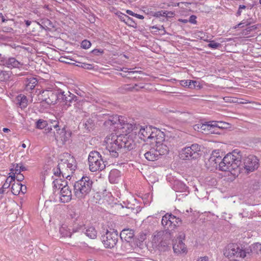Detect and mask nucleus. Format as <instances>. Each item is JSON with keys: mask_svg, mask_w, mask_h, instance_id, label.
<instances>
[{"mask_svg": "<svg viewBox=\"0 0 261 261\" xmlns=\"http://www.w3.org/2000/svg\"><path fill=\"white\" fill-rule=\"evenodd\" d=\"M234 152L227 154L223 162L221 167L223 170L233 169L232 174L238 175L241 173L248 174L256 170L259 166V160L254 155H249L241 161V156Z\"/></svg>", "mask_w": 261, "mask_h": 261, "instance_id": "1", "label": "nucleus"}, {"mask_svg": "<svg viewBox=\"0 0 261 261\" xmlns=\"http://www.w3.org/2000/svg\"><path fill=\"white\" fill-rule=\"evenodd\" d=\"M106 142L107 149L110 155L113 158H117L120 153L132 150L136 146L132 138L123 135L117 136L111 134L106 137Z\"/></svg>", "mask_w": 261, "mask_h": 261, "instance_id": "2", "label": "nucleus"}, {"mask_svg": "<svg viewBox=\"0 0 261 261\" xmlns=\"http://www.w3.org/2000/svg\"><path fill=\"white\" fill-rule=\"evenodd\" d=\"M93 181L89 176H83L73 185V193L78 199L85 198L93 189Z\"/></svg>", "mask_w": 261, "mask_h": 261, "instance_id": "3", "label": "nucleus"}, {"mask_svg": "<svg viewBox=\"0 0 261 261\" xmlns=\"http://www.w3.org/2000/svg\"><path fill=\"white\" fill-rule=\"evenodd\" d=\"M83 100L70 93L69 91H64L61 89L59 102L62 106L63 110H67L71 106L79 108L82 105Z\"/></svg>", "mask_w": 261, "mask_h": 261, "instance_id": "4", "label": "nucleus"}, {"mask_svg": "<svg viewBox=\"0 0 261 261\" xmlns=\"http://www.w3.org/2000/svg\"><path fill=\"white\" fill-rule=\"evenodd\" d=\"M88 164L89 169L92 172L102 170L106 168V165L101 155L97 151H92L89 153Z\"/></svg>", "mask_w": 261, "mask_h": 261, "instance_id": "5", "label": "nucleus"}, {"mask_svg": "<svg viewBox=\"0 0 261 261\" xmlns=\"http://www.w3.org/2000/svg\"><path fill=\"white\" fill-rule=\"evenodd\" d=\"M201 155V147L197 144H193L186 147L179 152V158L182 160H196Z\"/></svg>", "mask_w": 261, "mask_h": 261, "instance_id": "6", "label": "nucleus"}, {"mask_svg": "<svg viewBox=\"0 0 261 261\" xmlns=\"http://www.w3.org/2000/svg\"><path fill=\"white\" fill-rule=\"evenodd\" d=\"M181 218L176 217L171 213H167L164 215L162 219L161 223L165 230L168 229L169 232L174 230L182 224Z\"/></svg>", "mask_w": 261, "mask_h": 261, "instance_id": "7", "label": "nucleus"}, {"mask_svg": "<svg viewBox=\"0 0 261 261\" xmlns=\"http://www.w3.org/2000/svg\"><path fill=\"white\" fill-rule=\"evenodd\" d=\"M85 227L83 225H77L69 227L66 224H63L60 228L59 232L61 236L64 238H72L77 236V233L82 234Z\"/></svg>", "mask_w": 261, "mask_h": 261, "instance_id": "8", "label": "nucleus"}, {"mask_svg": "<svg viewBox=\"0 0 261 261\" xmlns=\"http://www.w3.org/2000/svg\"><path fill=\"white\" fill-rule=\"evenodd\" d=\"M118 234L117 230L112 231L107 230L106 233L101 236V241L106 248H114L118 241Z\"/></svg>", "mask_w": 261, "mask_h": 261, "instance_id": "9", "label": "nucleus"}, {"mask_svg": "<svg viewBox=\"0 0 261 261\" xmlns=\"http://www.w3.org/2000/svg\"><path fill=\"white\" fill-rule=\"evenodd\" d=\"M61 93V89L56 87L50 90H43L42 94L44 96H47L44 101L48 105H55L59 102V95Z\"/></svg>", "mask_w": 261, "mask_h": 261, "instance_id": "10", "label": "nucleus"}, {"mask_svg": "<svg viewBox=\"0 0 261 261\" xmlns=\"http://www.w3.org/2000/svg\"><path fill=\"white\" fill-rule=\"evenodd\" d=\"M185 234H180L173 243L172 247L174 252L177 255L186 254L188 252V249L186 245L183 242L185 240Z\"/></svg>", "mask_w": 261, "mask_h": 261, "instance_id": "11", "label": "nucleus"}, {"mask_svg": "<svg viewBox=\"0 0 261 261\" xmlns=\"http://www.w3.org/2000/svg\"><path fill=\"white\" fill-rule=\"evenodd\" d=\"M53 124L52 125H48L45 128V131L46 133H50L52 130V127H53L56 129V133H55V137L56 138L59 137L61 138V140L63 141H66L67 140V137L65 136L66 134V132L65 130V127H64L62 129H60L59 126V122L54 121L53 122H51Z\"/></svg>", "mask_w": 261, "mask_h": 261, "instance_id": "12", "label": "nucleus"}, {"mask_svg": "<svg viewBox=\"0 0 261 261\" xmlns=\"http://www.w3.org/2000/svg\"><path fill=\"white\" fill-rule=\"evenodd\" d=\"M223 254L225 257L228 258L232 256L240 257L241 248L237 244H229L224 249Z\"/></svg>", "mask_w": 261, "mask_h": 261, "instance_id": "13", "label": "nucleus"}, {"mask_svg": "<svg viewBox=\"0 0 261 261\" xmlns=\"http://www.w3.org/2000/svg\"><path fill=\"white\" fill-rule=\"evenodd\" d=\"M172 232H169L168 229L156 231L154 232L152 238V243L154 245L163 241L164 240H166L167 239H170Z\"/></svg>", "mask_w": 261, "mask_h": 261, "instance_id": "14", "label": "nucleus"}, {"mask_svg": "<svg viewBox=\"0 0 261 261\" xmlns=\"http://www.w3.org/2000/svg\"><path fill=\"white\" fill-rule=\"evenodd\" d=\"M139 131L138 132L140 138L144 141H148L149 137L151 136L152 126L148 125L143 127L138 126Z\"/></svg>", "mask_w": 261, "mask_h": 261, "instance_id": "15", "label": "nucleus"}, {"mask_svg": "<svg viewBox=\"0 0 261 261\" xmlns=\"http://www.w3.org/2000/svg\"><path fill=\"white\" fill-rule=\"evenodd\" d=\"M60 193V201L61 202L66 203L70 201L71 200V191L67 185H65L61 188Z\"/></svg>", "mask_w": 261, "mask_h": 261, "instance_id": "16", "label": "nucleus"}, {"mask_svg": "<svg viewBox=\"0 0 261 261\" xmlns=\"http://www.w3.org/2000/svg\"><path fill=\"white\" fill-rule=\"evenodd\" d=\"M3 61L4 62L2 64L10 68H19L23 65L20 62L17 61L15 58L13 57H6L5 60Z\"/></svg>", "mask_w": 261, "mask_h": 261, "instance_id": "17", "label": "nucleus"}, {"mask_svg": "<svg viewBox=\"0 0 261 261\" xmlns=\"http://www.w3.org/2000/svg\"><path fill=\"white\" fill-rule=\"evenodd\" d=\"M64 167V165L61 163L60 161L57 166L53 170L54 175L57 177H60L62 176L63 178H68L70 175H67V173L65 172Z\"/></svg>", "mask_w": 261, "mask_h": 261, "instance_id": "18", "label": "nucleus"}, {"mask_svg": "<svg viewBox=\"0 0 261 261\" xmlns=\"http://www.w3.org/2000/svg\"><path fill=\"white\" fill-rule=\"evenodd\" d=\"M60 162L61 163L64 165V169L68 168L71 173H72L76 168V161L73 156L70 157L69 160L61 159L60 160Z\"/></svg>", "mask_w": 261, "mask_h": 261, "instance_id": "19", "label": "nucleus"}, {"mask_svg": "<svg viewBox=\"0 0 261 261\" xmlns=\"http://www.w3.org/2000/svg\"><path fill=\"white\" fill-rule=\"evenodd\" d=\"M134 231L133 229H123L120 234V237L122 240L123 239L124 241L127 242H132V240H134Z\"/></svg>", "mask_w": 261, "mask_h": 261, "instance_id": "20", "label": "nucleus"}, {"mask_svg": "<svg viewBox=\"0 0 261 261\" xmlns=\"http://www.w3.org/2000/svg\"><path fill=\"white\" fill-rule=\"evenodd\" d=\"M226 156H227V154L223 158V159H221V156H220V155H218V157H217L216 158H215V154H214V153H213L212 154V156H211L210 160L211 161L215 162V163L216 164V166H217V164L219 165L220 170L223 171H229V172H231V173H233L232 172H233V169H227V170H223L222 169V168L221 167V166H222V165H221V164H222L223 162L224 161V160L225 159V157H226Z\"/></svg>", "mask_w": 261, "mask_h": 261, "instance_id": "21", "label": "nucleus"}, {"mask_svg": "<svg viewBox=\"0 0 261 261\" xmlns=\"http://www.w3.org/2000/svg\"><path fill=\"white\" fill-rule=\"evenodd\" d=\"M38 81L36 78L30 75L25 81V89L27 90H33L37 84Z\"/></svg>", "mask_w": 261, "mask_h": 261, "instance_id": "22", "label": "nucleus"}, {"mask_svg": "<svg viewBox=\"0 0 261 261\" xmlns=\"http://www.w3.org/2000/svg\"><path fill=\"white\" fill-rule=\"evenodd\" d=\"M145 158L149 161H154L158 160L159 158V154L154 149H151L144 154Z\"/></svg>", "mask_w": 261, "mask_h": 261, "instance_id": "23", "label": "nucleus"}, {"mask_svg": "<svg viewBox=\"0 0 261 261\" xmlns=\"http://www.w3.org/2000/svg\"><path fill=\"white\" fill-rule=\"evenodd\" d=\"M130 242H127L126 241H122L121 245L118 250L120 254H123L131 252L132 250V246Z\"/></svg>", "mask_w": 261, "mask_h": 261, "instance_id": "24", "label": "nucleus"}, {"mask_svg": "<svg viewBox=\"0 0 261 261\" xmlns=\"http://www.w3.org/2000/svg\"><path fill=\"white\" fill-rule=\"evenodd\" d=\"M188 187L186 185L179 180H175L173 184L172 189L176 192H183L187 191Z\"/></svg>", "mask_w": 261, "mask_h": 261, "instance_id": "25", "label": "nucleus"}, {"mask_svg": "<svg viewBox=\"0 0 261 261\" xmlns=\"http://www.w3.org/2000/svg\"><path fill=\"white\" fill-rule=\"evenodd\" d=\"M16 104L21 109H23L28 106V99L24 95L19 94L16 97Z\"/></svg>", "mask_w": 261, "mask_h": 261, "instance_id": "26", "label": "nucleus"}, {"mask_svg": "<svg viewBox=\"0 0 261 261\" xmlns=\"http://www.w3.org/2000/svg\"><path fill=\"white\" fill-rule=\"evenodd\" d=\"M118 120V115L110 116L109 117L108 120L105 121L103 125L106 127H110L111 126H113L114 128H115L117 124V121Z\"/></svg>", "mask_w": 261, "mask_h": 261, "instance_id": "27", "label": "nucleus"}, {"mask_svg": "<svg viewBox=\"0 0 261 261\" xmlns=\"http://www.w3.org/2000/svg\"><path fill=\"white\" fill-rule=\"evenodd\" d=\"M170 239H167L166 240H164L163 241L155 244L154 245L156 248L160 251L164 252L167 250L169 247V241Z\"/></svg>", "mask_w": 261, "mask_h": 261, "instance_id": "28", "label": "nucleus"}, {"mask_svg": "<svg viewBox=\"0 0 261 261\" xmlns=\"http://www.w3.org/2000/svg\"><path fill=\"white\" fill-rule=\"evenodd\" d=\"M209 125L208 122L206 123H198L194 125L193 128L195 130L198 132H201L202 133H204L203 131L205 132V133H207V132H209Z\"/></svg>", "mask_w": 261, "mask_h": 261, "instance_id": "29", "label": "nucleus"}, {"mask_svg": "<svg viewBox=\"0 0 261 261\" xmlns=\"http://www.w3.org/2000/svg\"><path fill=\"white\" fill-rule=\"evenodd\" d=\"M155 150L158 152V154H159V156L166 154L169 151L168 147L164 143L156 145Z\"/></svg>", "mask_w": 261, "mask_h": 261, "instance_id": "30", "label": "nucleus"}, {"mask_svg": "<svg viewBox=\"0 0 261 261\" xmlns=\"http://www.w3.org/2000/svg\"><path fill=\"white\" fill-rule=\"evenodd\" d=\"M84 234L90 239H94L96 238L97 236V231L94 227L91 226L86 229L85 232H84Z\"/></svg>", "mask_w": 261, "mask_h": 261, "instance_id": "31", "label": "nucleus"}, {"mask_svg": "<svg viewBox=\"0 0 261 261\" xmlns=\"http://www.w3.org/2000/svg\"><path fill=\"white\" fill-rule=\"evenodd\" d=\"M253 253H255L252 247H250V248H247L245 250L241 249V254H240V257L244 258L245 257H246L247 255L251 256Z\"/></svg>", "mask_w": 261, "mask_h": 261, "instance_id": "32", "label": "nucleus"}, {"mask_svg": "<svg viewBox=\"0 0 261 261\" xmlns=\"http://www.w3.org/2000/svg\"><path fill=\"white\" fill-rule=\"evenodd\" d=\"M21 183L14 182L12 184L11 191L12 193L15 195H18L20 194L21 191L20 186Z\"/></svg>", "mask_w": 261, "mask_h": 261, "instance_id": "33", "label": "nucleus"}, {"mask_svg": "<svg viewBox=\"0 0 261 261\" xmlns=\"http://www.w3.org/2000/svg\"><path fill=\"white\" fill-rule=\"evenodd\" d=\"M83 125L87 130L90 132L94 129L95 123L93 120L89 118L85 122Z\"/></svg>", "mask_w": 261, "mask_h": 261, "instance_id": "34", "label": "nucleus"}, {"mask_svg": "<svg viewBox=\"0 0 261 261\" xmlns=\"http://www.w3.org/2000/svg\"><path fill=\"white\" fill-rule=\"evenodd\" d=\"M48 123L46 120L43 119H39L36 122V128L37 129H42L46 127Z\"/></svg>", "mask_w": 261, "mask_h": 261, "instance_id": "35", "label": "nucleus"}, {"mask_svg": "<svg viewBox=\"0 0 261 261\" xmlns=\"http://www.w3.org/2000/svg\"><path fill=\"white\" fill-rule=\"evenodd\" d=\"M152 133L151 136L149 137V140L153 141L156 137L159 136L160 135H163V132H161L160 130L157 129L156 127L152 126Z\"/></svg>", "mask_w": 261, "mask_h": 261, "instance_id": "36", "label": "nucleus"}, {"mask_svg": "<svg viewBox=\"0 0 261 261\" xmlns=\"http://www.w3.org/2000/svg\"><path fill=\"white\" fill-rule=\"evenodd\" d=\"M205 41L209 42L207 44V47L211 48L217 49L220 48L222 46L221 44L216 42L214 40H205Z\"/></svg>", "mask_w": 261, "mask_h": 261, "instance_id": "37", "label": "nucleus"}, {"mask_svg": "<svg viewBox=\"0 0 261 261\" xmlns=\"http://www.w3.org/2000/svg\"><path fill=\"white\" fill-rule=\"evenodd\" d=\"M118 119L119 120L117 121V124L116 126L115 127L119 128L120 125L121 126H122V128H125L126 126V123H127L126 121L125 120V118L123 116H118Z\"/></svg>", "mask_w": 261, "mask_h": 261, "instance_id": "38", "label": "nucleus"}, {"mask_svg": "<svg viewBox=\"0 0 261 261\" xmlns=\"http://www.w3.org/2000/svg\"><path fill=\"white\" fill-rule=\"evenodd\" d=\"M127 128V132L128 133H130L131 132L135 131V133H137V132L136 131L137 129H139L138 126H136V124H132L131 123H126V126Z\"/></svg>", "mask_w": 261, "mask_h": 261, "instance_id": "39", "label": "nucleus"}, {"mask_svg": "<svg viewBox=\"0 0 261 261\" xmlns=\"http://www.w3.org/2000/svg\"><path fill=\"white\" fill-rule=\"evenodd\" d=\"M10 73L9 71H1L0 72V78L2 81H7L9 79Z\"/></svg>", "mask_w": 261, "mask_h": 261, "instance_id": "40", "label": "nucleus"}, {"mask_svg": "<svg viewBox=\"0 0 261 261\" xmlns=\"http://www.w3.org/2000/svg\"><path fill=\"white\" fill-rule=\"evenodd\" d=\"M164 135L163 134V135H160L159 136L156 137L153 141H150V142L151 143H156V145H158V144H161V143L164 140Z\"/></svg>", "mask_w": 261, "mask_h": 261, "instance_id": "41", "label": "nucleus"}, {"mask_svg": "<svg viewBox=\"0 0 261 261\" xmlns=\"http://www.w3.org/2000/svg\"><path fill=\"white\" fill-rule=\"evenodd\" d=\"M77 66L82 67L84 69H92L93 68V66L92 64L85 63H81V62H78V64L76 65Z\"/></svg>", "mask_w": 261, "mask_h": 261, "instance_id": "42", "label": "nucleus"}, {"mask_svg": "<svg viewBox=\"0 0 261 261\" xmlns=\"http://www.w3.org/2000/svg\"><path fill=\"white\" fill-rule=\"evenodd\" d=\"M151 15L154 17H159L160 16L167 17L166 11H161L156 12H151Z\"/></svg>", "mask_w": 261, "mask_h": 261, "instance_id": "43", "label": "nucleus"}, {"mask_svg": "<svg viewBox=\"0 0 261 261\" xmlns=\"http://www.w3.org/2000/svg\"><path fill=\"white\" fill-rule=\"evenodd\" d=\"M119 171L117 170H112L110 172V175H109V179L111 182H114V180L113 179V176L114 175H119Z\"/></svg>", "mask_w": 261, "mask_h": 261, "instance_id": "44", "label": "nucleus"}, {"mask_svg": "<svg viewBox=\"0 0 261 261\" xmlns=\"http://www.w3.org/2000/svg\"><path fill=\"white\" fill-rule=\"evenodd\" d=\"M91 42L87 40H84L81 43V47L84 49H88L91 46Z\"/></svg>", "mask_w": 261, "mask_h": 261, "instance_id": "45", "label": "nucleus"}, {"mask_svg": "<svg viewBox=\"0 0 261 261\" xmlns=\"http://www.w3.org/2000/svg\"><path fill=\"white\" fill-rule=\"evenodd\" d=\"M219 122H217V121H212V122H208V125L210 127H208L209 128V132H212V131L211 130V129L212 128H218V123H219Z\"/></svg>", "mask_w": 261, "mask_h": 261, "instance_id": "46", "label": "nucleus"}, {"mask_svg": "<svg viewBox=\"0 0 261 261\" xmlns=\"http://www.w3.org/2000/svg\"><path fill=\"white\" fill-rule=\"evenodd\" d=\"M125 23L130 26L134 27V25H136V23L134 21L133 19L132 18H130L129 16L127 17V18L125 21Z\"/></svg>", "mask_w": 261, "mask_h": 261, "instance_id": "47", "label": "nucleus"}, {"mask_svg": "<svg viewBox=\"0 0 261 261\" xmlns=\"http://www.w3.org/2000/svg\"><path fill=\"white\" fill-rule=\"evenodd\" d=\"M191 84V80H181L180 81V84L183 87H188L190 88Z\"/></svg>", "mask_w": 261, "mask_h": 261, "instance_id": "48", "label": "nucleus"}, {"mask_svg": "<svg viewBox=\"0 0 261 261\" xmlns=\"http://www.w3.org/2000/svg\"><path fill=\"white\" fill-rule=\"evenodd\" d=\"M255 253H258V251H261V244L259 243H256L252 246Z\"/></svg>", "mask_w": 261, "mask_h": 261, "instance_id": "49", "label": "nucleus"}, {"mask_svg": "<svg viewBox=\"0 0 261 261\" xmlns=\"http://www.w3.org/2000/svg\"><path fill=\"white\" fill-rule=\"evenodd\" d=\"M41 23H42V24L45 25L46 27H53V23L51 22V21L50 20H49L48 19H42L41 20Z\"/></svg>", "mask_w": 261, "mask_h": 261, "instance_id": "50", "label": "nucleus"}, {"mask_svg": "<svg viewBox=\"0 0 261 261\" xmlns=\"http://www.w3.org/2000/svg\"><path fill=\"white\" fill-rule=\"evenodd\" d=\"M117 15H118V16L120 20L121 21H123L124 22H125V20H126V19L127 18V17L128 16L126 14L122 13L121 12L118 13L117 14Z\"/></svg>", "mask_w": 261, "mask_h": 261, "instance_id": "51", "label": "nucleus"}, {"mask_svg": "<svg viewBox=\"0 0 261 261\" xmlns=\"http://www.w3.org/2000/svg\"><path fill=\"white\" fill-rule=\"evenodd\" d=\"M91 53L94 56H99L103 53V50L101 49H94L91 51Z\"/></svg>", "mask_w": 261, "mask_h": 261, "instance_id": "52", "label": "nucleus"}, {"mask_svg": "<svg viewBox=\"0 0 261 261\" xmlns=\"http://www.w3.org/2000/svg\"><path fill=\"white\" fill-rule=\"evenodd\" d=\"M13 184L11 182V180H9V178L8 177L5 183L4 184V185H3V189H8V188H9V187L11 185Z\"/></svg>", "mask_w": 261, "mask_h": 261, "instance_id": "53", "label": "nucleus"}, {"mask_svg": "<svg viewBox=\"0 0 261 261\" xmlns=\"http://www.w3.org/2000/svg\"><path fill=\"white\" fill-rule=\"evenodd\" d=\"M199 83L196 81L191 80V84L190 88V89H194L197 87L199 86Z\"/></svg>", "mask_w": 261, "mask_h": 261, "instance_id": "54", "label": "nucleus"}, {"mask_svg": "<svg viewBox=\"0 0 261 261\" xmlns=\"http://www.w3.org/2000/svg\"><path fill=\"white\" fill-rule=\"evenodd\" d=\"M196 18H197V17L195 15H192L190 17L189 20H188V21L192 24H196L197 23Z\"/></svg>", "mask_w": 261, "mask_h": 261, "instance_id": "55", "label": "nucleus"}, {"mask_svg": "<svg viewBox=\"0 0 261 261\" xmlns=\"http://www.w3.org/2000/svg\"><path fill=\"white\" fill-rule=\"evenodd\" d=\"M146 238V235L144 233H140L139 234V236H138V240L142 242L143 241H144Z\"/></svg>", "mask_w": 261, "mask_h": 261, "instance_id": "56", "label": "nucleus"}, {"mask_svg": "<svg viewBox=\"0 0 261 261\" xmlns=\"http://www.w3.org/2000/svg\"><path fill=\"white\" fill-rule=\"evenodd\" d=\"M24 176L23 174H21L20 173L19 174H17L16 179L17 180V182H19L20 181H22L24 179Z\"/></svg>", "mask_w": 261, "mask_h": 261, "instance_id": "57", "label": "nucleus"}, {"mask_svg": "<svg viewBox=\"0 0 261 261\" xmlns=\"http://www.w3.org/2000/svg\"><path fill=\"white\" fill-rule=\"evenodd\" d=\"M258 28L257 25H253L250 27H248L246 29L247 32H250L252 31L255 30Z\"/></svg>", "mask_w": 261, "mask_h": 261, "instance_id": "58", "label": "nucleus"}, {"mask_svg": "<svg viewBox=\"0 0 261 261\" xmlns=\"http://www.w3.org/2000/svg\"><path fill=\"white\" fill-rule=\"evenodd\" d=\"M13 167L15 168V174H19L20 173V170L19 169V164H14Z\"/></svg>", "mask_w": 261, "mask_h": 261, "instance_id": "59", "label": "nucleus"}, {"mask_svg": "<svg viewBox=\"0 0 261 261\" xmlns=\"http://www.w3.org/2000/svg\"><path fill=\"white\" fill-rule=\"evenodd\" d=\"M20 189H21L20 193H22L23 194H24L26 193L27 187L25 185L21 184Z\"/></svg>", "mask_w": 261, "mask_h": 261, "instance_id": "60", "label": "nucleus"}, {"mask_svg": "<svg viewBox=\"0 0 261 261\" xmlns=\"http://www.w3.org/2000/svg\"><path fill=\"white\" fill-rule=\"evenodd\" d=\"M125 207L127 209H130L132 212H134V213H137L138 212V210H136V212H135V208L132 207V204L130 203H128L127 205L125 206Z\"/></svg>", "mask_w": 261, "mask_h": 261, "instance_id": "61", "label": "nucleus"}, {"mask_svg": "<svg viewBox=\"0 0 261 261\" xmlns=\"http://www.w3.org/2000/svg\"><path fill=\"white\" fill-rule=\"evenodd\" d=\"M15 174L13 173L12 175L9 176L8 177L9 178V180H11V182L12 183L13 182H15V179H16Z\"/></svg>", "mask_w": 261, "mask_h": 261, "instance_id": "62", "label": "nucleus"}, {"mask_svg": "<svg viewBox=\"0 0 261 261\" xmlns=\"http://www.w3.org/2000/svg\"><path fill=\"white\" fill-rule=\"evenodd\" d=\"M70 215L72 218H75L76 219L79 217V214L75 213L74 212H71V213L70 214Z\"/></svg>", "mask_w": 261, "mask_h": 261, "instance_id": "63", "label": "nucleus"}, {"mask_svg": "<svg viewBox=\"0 0 261 261\" xmlns=\"http://www.w3.org/2000/svg\"><path fill=\"white\" fill-rule=\"evenodd\" d=\"M225 125V123L222 122H219L218 125V128H224L225 126H224Z\"/></svg>", "mask_w": 261, "mask_h": 261, "instance_id": "64", "label": "nucleus"}]
</instances>
